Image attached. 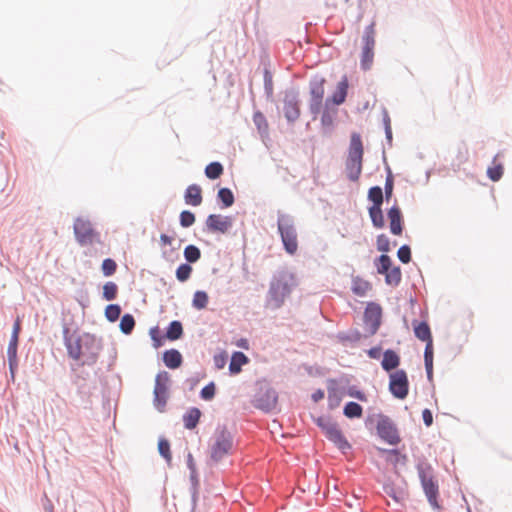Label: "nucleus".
<instances>
[{
    "label": "nucleus",
    "mask_w": 512,
    "mask_h": 512,
    "mask_svg": "<svg viewBox=\"0 0 512 512\" xmlns=\"http://www.w3.org/2000/svg\"><path fill=\"white\" fill-rule=\"evenodd\" d=\"M74 234L81 246L101 243L100 234L93 228L89 220L77 218L74 222Z\"/></svg>",
    "instance_id": "obj_5"
},
{
    "label": "nucleus",
    "mask_w": 512,
    "mask_h": 512,
    "mask_svg": "<svg viewBox=\"0 0 512 512\" xmlns=\"http://www.w3.org/2000/svg\"><path fill=\"white\" fill-rule=\"evenodd\" d=\"M348 394H349V396L354 397L360 401L366 400L364 393H362L361 391L350 389Z\"/></svg>",
    "instance_id": "obj_54"
},
{
    "label": "nucleus",
    "mask_w": 512,
    "mask_h": 512,
    "mask_svg": "<svg viewBox=\"0 0 512 512\" xmlns=\"http://www.w3.org/2000/svg\"><path fill=\"white\" fill-rule=\"evenodd\" d=\"M120 314L121 308L119 305L110 304L105 309V316L111 322L116 321L119 318Z\"/></svg>",
    "instance_id": "obj_42"
},
{
    "label": "nucleus",
    "mask_w": 512,
    "mask_h": 512,
    "mask_svg": "<svg viewBox=\"0 0 512 512\" xmlns=\"http://www.w3.org/2000/svg\"><path fill=\"white\" fill-rule=\"evenodd\" d=\"M232 448V437L225 429L217 430L210 444V457L214 462L220 461L229 454Z\"/></svg>",
    "instance_id": "obj_4"
},
{
    "label": "nucleus",
    "mask_w": 512,
    "mask_h": 512,
    "mask_svg": "<svg viewBox=\"0 0 512 512\" xmlns=\"http://www.w3.org/2000/svg\"><path fill=\"white\" fill-rule=\"evenodd\" d=\"M389 224H390V231L394 235H401L403 227V217L401 210L398 206H393L388 210L387 213Z\"/></svg>",
    "instance_id": "obj_15"
},
{
    "label": "nucleus",
    "mask_w": 512,
    "mask_h": 512,
    "mask_svg": "<svg viewBox=\"0 0 512 512\" xmlns=\"http://www.w3.org/2000/svg\"><path fill=\"white\" fill-rule=\"evenodd\" d=\"M278 232L280 233L284 249L290 255L297 252V232L292 217L286 214H279L277 220Z\"/></svg>",
    "instance_id": "obj_3"
},
{
    "label": "nucleus",
    "mask_w": 512,
    "mask_h": 512,
    "mask_svg": "<svg viewBox=\"0 0 512 512\" xmlns=\"http://www.w3.org/2000/svg\"><path fill=\"white\" fill-rule=\"evenodd\" d=\"M192 267L188 264H181L176 270V277L179 281L184 282L189 279Z\"/></svg>",
    "instance_id": "obj_43"
},
{
    "label": "nucleus",
    "mask_w": 512,
    "mask_h": 512,
    "mask_svg": "<svg viewBox=\"0 0 512 512\" xmlns=\"http://www.w3.org/2000/svg\"><path fill=\"white\" fill-rule=\"evenodd\" d=\"M271 397H272V406H274V405L276 404V399H277V398H276V396L274 395V393H272Z\"/></svg>",
    "instance_id": "obj_60"
},
{
    "label": "nucleus",
    "mask_w": 512,
    "mask_h": 512,
    "mask_svg": "<svg viewBox=\"0 0 512 512\" xmlns=\"http://www.w3.org/2000/svg\"><path fill=\"white\" fill-rule=\"evenodd\" d=\"M420 479L421 484L424 489V492L427 496L429 503L436 508H439L437 502L438 496V485L434 481L433 477L430 474H427L424 470L420 471Z\"/></svg>",
    "instance_id": "obj_11"
},
{
    "label": "nucleus",
    "mask_w": 512,
    "mask_h": 512,
    "mask_svg": "<svg viewBox=\"0 0 512 512\" xmlns=\"http://www.w3.org/2000/svg\"><path fill=\"white\" fill-rule=\"evenodd\" d=\"M183 334V328L182 324L179 321H173L170 323L167 332L166 337L170 340H177L179 339Z\"/></svg>",
    "instance_id": "obj_30"
},
{
    "label": "nucleus",
    "mask_w": 512,
    "mask_h": 512,
    "mask_svg": "<svg viewBox=\"0 0 512 512\" xmlns=\"http://www.w3.org/2000/svg\"><path fill=\"white\" fill-rule=\"evenodd\" d=\"M298 286L295 275L288 271L276 274L270 283L266 305L272 309L280 308L292 290Z\"/></svg>",
    "instance_id": "obj_1"
},
{
    "label": "nucleus",
    "mask_w": 512,
    "mask_h": 512,
    "mask_svg": "<svg viewBox=\"0 0 512 512\" xmlns=\"http://www.w3.org/2000/svg\"><path fill=\"white\" fill-rule=\"evenodd\" d=\"M393 185H394L393 177L391 175H389L386 178V182H385V197H386V199H389L392 196Z\"/></svg>",
    "instance_id": "obj_51"
},
{
    "label": "nucleus",
    "mask_w": 512,
    "mask_h": 512,
    "mask_svg": "<svg viewBox=\"0 0 512 512\" xmlns=\"http://www.w3.org/2000/svg\"><path fill=\"white\" fill-rule=\"evenodd\" d=\"M208 294L204 291H196L193 296V306L198 309H204L206 308L208 304Z\"/></svg>",
    "instance_id": "obj_34"
},
{
    "label": "nucleus",
    "mask_w": 512,
    "mask_h": 512,
    "mask_svg": "<svg viewBox=\"0 0 512 512\" xmlns=\"http://www.w3.org/2000/svg\"><path fill=\"white\" fill-rule=\"evenodd\" d=\"M170 377L167 372L157 374L154 387V405L163 412L168 399Z\"/></svg>",
    "instance_id": "obj_8"
},
{
    "label": "nucleus",
    "mask_w": 512,
    "mask_h": 512,
    "mask_svg": "<svg viewBox=\"0 0 512 512\" xmlns=\"http://www.w3.org/2000/svg\"><path fill=\"white\" fill-rule=\"evenodd\" d=\"M117 264L113 259L107 258L102 262V271L105 276H111L116 272Z\"/></svg>",
    "instance_id": "obj_45"
},
{
    "label": "nucleus",
    "mask_w": 512,
    "mask_h": 512,
    "mask_svg": "<svg viewBox=\"0 0 512 512\" xmlns=\"http://www.w3.org/2000/svg\"><path fill=\"white\" fill-rule=\"evenodd\" d=\"M413 328H414L415 336L419 340L426 342V345L430 344L433 346L431 330H430L429 325L426 322L414 321Z\"/></svg>",
    "instance_id": "obj_18"
},
{
    "label": "nucleus",
    "mask_w": 512,
    "mask_h": 512,
    "mask_svg": "<svg viewBox=\"0 0 512 512\" xmlns=\"http://www.w3.org/2000/svg\"><path fill=\"white\" fill-rule=\"evenodd\" d=\"M202 413L201 411L196 408V407H192L190 408L184 415H183V423H184V427L186 429H189V430H192L194 429L199 420H200V417H201Z\"/></svg>",
    "instance_id": "obj_22"
},
{
    "label": "nucleus",
    "mask_w": 512,
    "mask_h": 512,
    "mask_svg": "<svg viewBox=\"0 0 512 512\" xmlns=\"http://www.w3.org/2000/svg\"><path fill=\"white\" fill-rule=\"evenodd\" d=\"M391 259L387 255H381L378 258L377 262V271L379 274L386 273L389 269H391Z\"/></svg>",
    "instance_id": "obj_44"
},
{
    "label": "nucleus",
    "mask_w": 512,
    "mask_h": 512,
    "mask_svg": "<svg viewBox=\"0 0 512 512\" xmlns=\"http://www.w3.org/2000/svg\"><path fill=\"white\" fill-rule=\"evenodd\" d=\"M163 361L168 368L176 369L182 363V356L178 350L171 349L164 353Z\"/></svg>",
    "instance_id": "obj_23"
},
{
    "label": "nucleus",
    "mask_w": 512,
    "mask_h": 512,
    "mask_svg": "<svg viewBox=\"0 0 512 512\" xmlns=\"http://www.w3.org/2000/svg\"><path fill=\"white\" fill-rule=\"evenodd\" d=\"M324 398V392L322 390H317L315 393H313L312 395V399L315 401V402H318L319 400L323 399Z\"/></svg>",
    "instance_id": "obj_57"
},
{
    "label": "nucleus",
    "mask_w": 512,
    "mask_h": 512,
    "mask_svg": "<svg viewBox=\"0 0 512 512\" xmlns=\"http://www.w3.org/2000/svg\"><path fill=\"white\" fill-rule=\"evenodd\" d=\"M369 216L375 228L381 229L385 226L384 216L381 206H371L369 208Z\"/></svg>",
    "instance_id": "obj_26"
},
{
    "label": "nucleus",
    "mask_w": 512,
    "mask_h": 512,
    "mask_svg": "<svg viewBox=\"0 0 512 512\" xmlns=\"http://www.w3.org/2000/svg\"><path fill=\"white\" fill-rule=\"evenodd\" d=\"M347 90H348V79L347 77H343L341 81H339L337 85V89L332 95L331 99H328L329 102L332 101L335 105L342 104L347 96Z\"/></svg>",
    "instance_id": "obj_20"
},
{
    "label": "nucleus",
    "mask_w": 512,
    "mask_h": 512,
    "mask_svg": "<svg viewBox=\"0 0 512 512\" xmlns=\"http://www.w3.org/2000/svg\"><path fill=\"white\" fill-rule=\"evenodd\" d=\"M372 286L371 284L360 278V277H355L353 280H352V292L357 295V296H360V297H363V296H366L367 293L371 290Z\"/></svg>",
    "instance_id": "obj_24"
},
{
    "label": "nucleus",
    "mask_w": 512,
    "mask_h": 512,
    "mask_svg": "<svg viewBox=\"0 0 512 512\" xmlns=\"http://www.w3.org/2000/svg\"><path fill=\"white\" fill-rule=\"evenodd\" d=\"M118 287L114 282H107L103 286V297L107 301L114 300L117 296Z\"/></svg>",
    "instance_id": "obj_38"
},
{
    "label": "nucleus",
    "mask_w": 512,
    "mask_h": 512,
    "mask_svg": "<svg viewBox=\"0 0 512 512\" xmlns=\"http://www.w3.org/2000/svg\"><path fill=\"white\" fill-rule=\"evenodd\" d=\"M422 418H423V422L424 424L429 427L432 425L433 423V415H432V412L429 410V409H424L423 412H422Z\"/></svg>",
    "instance_id": "obj_52"
},
{
    "label": "nucleus",
    "mask_w": 512,
    "mask_h": 512,
    "mask_svg": "<svg viewBox=\"0 0 512 512\" xmlns=\"http://www.w3.org/2000/svg\"><path fill=\"white\" fill-rule=\"evenodd\" d=\"M184 257L188 262L194 263L200 259L201 252L198 247L194 245H188L184 249Z\"/></svg>",
    "instance_id": "obj_36"
},
{
    "label": "nucleus",
    "mask_w": 512,
    "mask_h": 512,
    "mask_svg": "<svg viewBox=\"0 0 512 512\" xmlns=\"http://www.w3.org/2000/svg\"><path fill=\"white\" fill-rule=\"evenodd\" d=\"M363 143L358 133H353L350 139L348 157L345 163L347 177L351 181H357L362 172Z\"/></svg>",
    "instance_id": "obj_2"
},
{
    "label": "nucleus",
    "mask_w": 512,
    "mask_h": 512,
    "mask_svg": "<svg viewBox=\"0 0 512 512\" xmlns=\"http://www.w3.org/2000/svg\"><path fill=\"white\" fill-rule=\"evenodd\" d=\"M223 166L219 162H212L205 168V175L212 180L218 179L223 174Z\"/></svg>",
    "instance_id": "obj_27"
},
{
    "label": "nucleus",
    "mask_w": 512,
    "mask_h": 512,
    "mask_svg": "<svg viewBox=\"0 0 512 512\" xmlns=\"http://www.w3.org/2000/svg\"><path fill=\"white\" fill-rule=\"evenodd\" d=\"M368 198L373 202L372 206H381L383 203V191L379 186L371 187L368 191Z\"/></svg>",
    "instance_id": "obj_33"
},
{
    "label": "nucleus",
    "mask_w": 512,
    "mask_h": 512,
    "mask_svg": "<svg viewBox=\"0 0 512 512\" xmlns=\"http://www.w3.org/2000/svg\"><path fill=\"white\" fill-rule=\"evenodd\" d=\"M379 436L391 445H396L400 441L397 430L388 422H381L377 426Z\"/></svg>",
    "instance_id": "obj_16"
},
{
    "label": "nucleus",
    "mask_w": 512,
    "mask_h": 512,
    "mask_svg": "<svg viewBox=\"0 0 512 512\" xmlns=\"http://www.w3.org/2000/svg\"><path fill=\"white\" fill-rule=\"evenodd\" d=\"M248 362L247 356L242 352H234L229 364V370L232 374H237L241 371L244 364Z\"/></svg>",
    "instance_id": "obj_25"
},
{
    "label": "nucleus",
    "mask_w": 512,
    "mask_h": 512,
    "mask_svg": "<svg viewBox=\"0 0 512 512\" xmlns=\"http://www.w3.org/2000/svg\"><path fill=\"white\" fill-rule=\"evenodd\" d=\"M377 249L381 252H388L390 249V242L386 235L381 234L377 237Z\"/></svg>",
    "instance_id": "obj_50"
},
{
    "label": "nucleus",
    "mask_w": 512,
    "mask_h": 512,
    "mask_svg": "<svg viewBox=\"0 0 512 512\" xmlns=\"http://www.w3.org/2000/svg\"><path fill=\"white\" fill-rule=\"evenodd\" d=\"M67 350H68L69 356L75 360H81L84 356L79 340H75V341L70 340L67 343Z\"/></svg>",
    "instance_id": "obj_28"
},
{
    "label": "nucleus",
    "mask_w": 512,
    "mask_h": 512,
    "mask_svg": "<svg viewBox=\"0 0 512 512\" xmlns=\"http://www.w3.org/2000/svg\"><path fill=\"white\" fill-rule=\"evenodd\" d=\"M400 364V357L393 350H386L383 354V359L381 362L382 368L385 371H391L396 369Z\"/></svg>",
    "instance_id": "obj_21"
},
{
    "label": "nucleus",
    "mask_w": 512,
    "mask_h": 512,
    "mask_svg": "<svg viewBox=\"0 0 512 512\" xmlns=\"http://www.w3.org/2000/svg\"><path fill=\"white\" fill-rule=\"evenodd\" d=\"M364 319L370 325L372 333H375L381 322V307L375 303H369L364 312Z\"/></svg>",
    "instance_id": "obj_14"
},
{
    "label": "nucleus",
    "mask_w": 512,
    "mask_h": 512,
    "mask_svg": "<svg viewBox=\"0 0 512 512\" xmlns=\"http://www.w3.org/2000/svg\"><path fill=\"white\" fill-rule=\"evenodd\" d=\"M236 345L238 347L243 348V349H248V341H247V339L242 338V339L238 340Z\"/></svg>",
    "instance_id": "obj_58"
},
{
    "label": "nucleus",
    "mask_w": 512,
    "mask_h": 512,
    "mask_svg": "<svg viewBox=\"0 0 512 512\" xmlns=\"http://www.w3.org/2000/svg\"><path fill=\"white\" fill-rule=\"evenodd\" d=\"M184 198L188 205L199 206L202 203L201 187L196 184L189 185L185 191Z\"/></svg>",
    "instance_id": "obj_19"
},
{
    "label": "nucleus",
    "mask_w": 512,
    "mask_h": 512,
    "mask_svg": "<svg viewBox=\"0 0 512 512\" xmlns=\"http://www.w3.org/2000/svg\"><path fill=\"white\" fill-rule=\"evenodd\" d=\"M284 114L289 121H295L300 115L299 101L297 95L290 93L284 98Z\"/></svg>",
    "instance_id": "obj_13"
},
{
    "label": "nucleus",
    "mask_w": 512,
    "mask_h": 512,
    "mask_svg": "<svg viewBox=\"0 0 512 512\" xmlns=\"http://www.w3.org/2000/svg\"><path fill=\"white\" fill-rule=\"evenodd\" d=\"M367 354L372 359H378L381 355V348L380 347H373L367 351Z\"/></svg>",
    "instance_id": "obj_53"
},
{
    "label": "nucleus",
    "mask_w": 512,
    "mask_h": 512,
    "mask_svg": "<svg viewBox=\"0 0 512 512\" xmlns=\"http://www.w3.org/2000/svg\"><path fill=\"white\" fill-rule=\"evenodd\" d=\"M362 413V407L356 402H348L344 407V415L348 418H359Z\"/></svg>",
    "instance_id": "obj_31"
},
{
    "label": "nucleus",
    "mask_w": 512,
    "mask_h": 512,
    "mask_svg": "<svg viewBox=\"0 0 512 512\" xmlns=\"http://www.w3.org/2000/svg\"><path fill=\"white\" fill-rule=\"evenodd\" d=\"M158 450L161 456L165 458V460L170 463L172 460V455L170 451V443L166 439H160L158 442Z\"/></svg>",
    "instance_id": "obj_40"
},
{
    "label": "nucleus",
    "mask_w": 512,
    "mask_h": 512,
    "mask_svg": "<svg viewBox=\"0 0 512 512\" xmlns=\"http://www.w3.org/2000/svg\"><path fill=\"white\" fill-rule=\"evenodd\" d=\"M317 424L322 429L326 437L339 449L346 450L350 448L348 441L335 423H332L329 419L320 417L317 420Z\"/></svg>",
    "instance_id": "obj_6"
},
{
    "label": "nucleus",
    "mask_w": 512,
    "mask_h": 512,
    "mask_svg": "<svg viewBox=\"0 0 512 512\" xmlns=\"http://www.w3.org/2000/svg\"><path fill=\"white\" fill-rule=\"evenodd\" d=\"M206 226L211 232L227 233L232 227V218L220 214H211L206 220Z\"/></svg>",
    "instance_id": "obj_12"
},
{
    "label": "nucleus",
    "mask_w": 512,
    "mask_h": 512,
    "mask_svg": "<svg viewBox=\"0 0 512 512\" xmlns=\"http://www.w3.org/2000/svg\"><path fill=\"white\" fill-rule=\"evenodd\" d=\"M135 326V320L132 315L125 314L120 321V329L125 334H130Z\"/></svg>",
    "instance_id": "obj_37"
},
{
    "label": "nucleus",
    "mask_w": 512,
    "mask_h": 512,
    "mask_svg": "<svg viewBox=\"0 0 512 512\" xmlns=\"http://www.w3.org/2000/svg\"><path fill=\"white\" fill-rule=\"evenodd\" d=\"M195 222V215L190 211H183L180 214V224L183 227H190Z\"/></svg>",
    "instance_id": "obj_46"
},
{
    "label": "nucleus",
    "mask_w": 512,
    "mask_h": 512,
    "mask_svg": "<svg viewBox=\"0 0 512 512\" xmlns=\"http://www.w3.org/2000/svg\"><path fill=\"white\" fill-rule=\"evenodd\" d=\"M187 465L192 472L195 471V462L191 453H189L187 456Z\"/></svg>",
    "instance_id": "obj_55"
},
{
    "label": "nucleus",
    "mask_w": 512,
    "mask_h": 512,
    "mask_svg": "<svg viewBox=\"0 0 512 512\" xmlns=\"http://www.w3.org/2000/svg\"><path fill=\"white\" fill-rule=\"evenodd\" d=\"M253 122L261 134H267L268 122H267L265 116L263 115V113H261L259 111L255 112L253 115Z\"/></svg>",
    "instance_id": "obj_35"
},
{
    "label": "nucleus",
    "mask_w": 512,
    "mask_h": 512,
    "mask_svg": "<svg viewBox=\"0 0 512 512\" xmlns=\"http://www.w3.org/2000/svg\"><path fill=\"white\" fill-rule=\"evenodd\" d=\"M487 175L492 181H498L503 175V166L501 163L496 162V158L493 160L492 166L487 169Z\"/></svg>",
    "instance_id": "obj_32"
},
{
    "label": "nucleus",
    "mask_w": 512,
    "mask_h": 512,
    "mask_svg": "<svg viewBox=\"0 0 512 512\" xmlns=\"http://www.w3.org/2000/svg\"><path fill=\"white\" fill-rule=\"evenodd\" d=\"M424 362L427 376L431 379L433 375V346L430 344L425 346Z\"/></svg>",
    "instance_id": "obj_29"
},
{
    "label": "nucleus",
    "mask_w": 512,
    "mask_h": 512,
    "mask_svg": "<svg viewBox=\"0 0 512 512\" xmlns=\"http://www.w3.org/2000/svg\"><path fill=\"white\" fill-rule=\"evenodd\" d=\"M329 100L326 101V109L322 115L321 121L322 124L325 126H331L333 123V116L336 114V110H333L332 113H330L329 108Z\"/></svg>",
    "instance_id": "obj_49"
},
{
    "label": "nucleus",
    "mask_w": 512,
    "mask_h": 512,
    "mask_svg": "<svg viewBox=\"0 0 512 512\" xmlns=\"http://www.w3.org/2000/svg\"><path fill=\"white\" fill-rule=\"evenodd\" d=\"M386 276V282L388 284H394L397 285L401 280V271L400 268L394 267L392 269H389L386 273H384Z\"/></svg>",
    "instance_id": "obj_41"
},
{
    "label": "nucleus",
    "mask_w": 512,
    "mask_h": 512,
    "mask_svg": "<svg viewBox=\"0 0 512 512\" xmlns=\"http://www.w3.org/2000/svg\"><path fill=\"white\" fill-rule=\"evenodd\" d=\"M215 364L218 368H222L225 364V358L224 357H215Z\"/></svg>",
    "instance_id": "obj_59"
},
{
    "label": "nucleus",
    "mask_w": 512,
    "mask_h": 512,
    "mask_svg": "<svg viewBox=\"0 0 512 512\" xmlns=\"http://www.w3.org/2000/svg\"><path fill=\"white\" fill-rule=\"evenodd\" d=\"M389 390L398 399H405L409 392V381L404 370H396L389 376Z\"/></svg>",
    "instance_id": "obj_9"
},
{
    "label": "nucleus",
    "mask_w": 512,
    "mask_h": 512,
    "mask_svg": "<svg viewBox=\"0 0 512 512\" xmlns=\"http://www.w3.org/2000/svg\"><path fill=\"white\" fill-rule=\"evenodd\" d=\"M218 198L222 201L225 207H230L234 203L233 193L228 188H221L218 191Z\"/></svg>",
    "instance_id": "obj_39"
},
{
    "label": "nucleus",
    "mask_w": 512,
    "mask_h": 512,
    "mask_svg": "<svg viewBox=\"0 0 512 512\" xmlns=\"http://www.w3.org/2000/svg\"><path fill=\"white\" fill-rule=\"evenodd\" d=\"M20 329H21L20 320L17 319L14 323L12 336H11L10 343H9V346L7 349V355H8L11 369L13 368V365L16 362L18 336H19Z\"/></svg>",
    "instance_id": "obj_17"
},
{
    "label": "nucleus",
    "mask_w": 512,
    "mask_h": 512,
    "mask_svg": "<svg viewBox=\"0 0 512 512\" xmlns=\"http://www.w3.org/2000/svg\"><path fill=\"white\" fill-rule=\"evenodd\" d=\"M160 241L163 245H171L172 238L166 234H161Z\"/></svg>",
    "instance_id": "obj_56"
},
{
    "label": "nucleus",
    "mask_w": 512,
    "mask_h": 512,
    "mask_svg": "<svg viewBox=\"0 0 512 512\" xmlns=\"http://www.w3.org/2000/svg\"><path fill=\"white\" fill-rule=\"evenodd\" d=\"M397 256L402 263H409L411 260V250L409 246L403 245L398 249Z\"/></svg>",
    "instance_id": "obj_47"
},
{
    "label": "nucleus",
    "mask_w": 512,
    "mask_h": 512,
    "mask_svg": "<svg viewBox=\"0 0 512 512\" xmlns=\"http://www.w3.org/2000/svg\"><path fill=\"white\" fill-rule=\"evenodd\" d=\"M390 453L394 454V455H397L398 454V451L397 450H391L389 451Z\"/></svg>",
    "instance_id": "obj_61"
},
{
    "label": "nucleus",
    "mask_w": 512,
    "mask_h": 512,
    "mask_svg": "<svg viewBox=\"0 0 512 512\" xmlns=\"http://www.w3.org/2000/svg\"><path fill=\"white\" fill-rule=\"evenodd\" d=\"M201 398L204 400H211L215 396V384L213 382L209 383L201 390Z\"/></svg>",
    "instance_id": "obj_48"
},
{
    "label": "nucleus",
    "mask_w": 512,
    "mask_h": 512,
    "mask_svg": "<svg viewBox=\"0 0 512 512\" xmlns=\"http://www.w3.org/2000/svg\"><path fill=\"white\" fill-rule=\"evenodd\" d=\"M375 25L374 23L366 27L363 35V51L361 56V67L364 70L370 69L373 63L375 47Z\"/></svg>",
    "instance_id": "obj_7"
},
{
    "label": "nucleus",
    "mask_w": 512,
    "mask_h": 512,
    "mask_svg": "<svg viewBox=\"0 0 512 512\" xmlns=\"http://www.w3.org/2000/svg\"><path fill=\"white\" fill-rule=\"evenodd\" d=\"M324 79L314 80L310 83V111L315 116L320 113L323 97L325 93L324 89Z\"/></svg>",
    "instance_id": "obj_10"
}]
</instances>
